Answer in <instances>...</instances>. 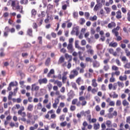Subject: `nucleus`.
<instances>
[{"instance_id":"nucleus-1","label":"nucleus","mask_w":130,"mask_h":130,"mask_svg":"<svg viewBox=\"0 0 130 130\" xmlns=\"http://www.w3.org/2000/svg\"><path fill=\"white\" fill-rule=\"evenodd\" d=\"M18 115H21L22 117L18 118L19 121H23V122H26V112H21L20 113H18Z\"/></svg>"},{"instance_id":"nucleus-2","label":"nucleus","mask_w":130,"mask_h":130,"mask_svg":"<svg viewBox=\"0 0 130 130\" xmlns=\"http://www.w3.org/2000/svg\"><path fill=\"white\" fill-rule=\"evenodd\" d=\"M79 75V72L77 69H74L71 71L70 75L69 76L70 79H74L75 77H77Z\"/></svg>"},{"instance_id":"nucleus-3","label":"nucleus","mask_w":130,"mask_h":130,"mask_svg":"<svg viewBox=\"0 0 130 130\" xmlns=\"http://www.w3.org/2000/svg\"><path fill=\"white\" fill-rule=\"evenodd\" d=\"M87 52L90 53V54L93 55L94 54V50L92 49V46H90L89 44L86 45V46Z\"/></svg>"},{"instance_id":"nucleus-4","label":"nucleus","mask_w":130,"mask_h":130,"mask_svg":"<svg viewBox=\"0 0 130 130\" xmlns=\"http://www.w3.org/2000/svg\"><path fill=\"white\" fill-rule=\"evenodd\" d=\"M40 87L39 86H37L36 84H33L31 85V91H37L40 89Z\"/></svg>"},{"instance_id":"nucleus-5","label":"nucleus","mask_w":130,"mask_h":130,"mask_svg":"<svg viewBox=\"0 0 130 130\" xmlns=\"http://www.w3.org/2000/svg\"><path fill=\"white\" fill-rule=\"evenodd\" d=\"M13 10H18L19 12L21 13V14H24V12H23V7L20 6L19 5L15 6V8Z\"/></svg>"},{"instance_id":"nucleus-6","label":"nucleus","mask_w":130,"mask_h":130,"mask_svg":"<svg viewBox=\"0 0 130 130\" xmlns=\"http://www.w3.org/2000/svg\"><path fill=\"white\" fill-rule=\"evenodd\" d=\"M80 113L81 114H82V115H84V116H88L91 113V111H90V110H88L87 111H82L80 112Z\"/></svg>"},{"instance_id":"nucleus-7","label":"nucleus","mask_w":130,"mask_h":130,"mask_svg":"<svg viewBox=\"0 0 130 130\" xmlns=\"http://www.w3.org/2000/svg\"><path fill=\"white\" fill-rule=\"evenodd\" d=\"M120 27L118 26H117L116 27V28H114L113 30H112V33H113V34H115V36H117V35H118V30H119V28Z\"/></svg>"},{"instance_id":"nucleus-8","label":"nucleus","mask_w":130,"mask_h":130,"mask_svg":"<svg viewBox=\"0 0 130 130\" xmlns=\"http://www.w3.org/2000/svg\"><path fill=\"white\" fill-rule=\"evenodd\" d=\"M67 49L69 50L70 52H73L75 49L73 47V44H68Z\"/></svg>"},{"instance_id":"nucleus-9","label":"nucleus","mask_w":130,"mask_h":130,"mask_svg":"<svg viewBox=\"0 0 130 130\" xmlns=\"http://www.w3.org/2000/svg\"><path fill=\"white\" fill-rule=\"evenodd\" d=\"M96 49L98 50V53H99V51L101 53H102L101 50L103 49V45L102 44H98L96 45Z\"/></svg>"},{"instance_id":"nucleus-10","label":"nucleus","mask_w":130,"mask_h":130,"mask_svg":"<svg viewBox=\"0 0 130 130\" xmlns=\"http://www.w3.org/2000/svg\"><path fill=\"white\" fill-rule=\"evenodd\" d=\"M39 83L41 85V84H46L47 83V79L43 78L39 80Z\"/></svg>"},{"instance_id":"nucleus-11","label":"nucleus","mask_w":130,"mask_h":130,"mask_svg":"<svg viewBox=\"0 0 130 130\" xmlns=\"http://www.w3.org/2000/svg\"><path fill=\"white\" fill-rule=\"evenodd\" d=\"M34 108V106L32 104H29L27 108V110L28 111H32Z\"/></svg>"},{"instance_id":"nucleus-12","label":"nucleus","mask_w":130,"mask_h":130,"mask_svg":"<svg viewBox=\"0 0 130 130\" xmlns=\"http://www.w3.org/2000/svg\"><path fill=\"white\" fill-rule=\"evenodd\" d=\"M91 83V85L92 86V87H94V88H96V87L98 86V83H97V82H96L95 79H92Z\"/></svg>"},{"instance_id":"nucleus-13","label":"nucleus","mask_w":130,"mask_h":130,"mask_svg":"<svg viewBox=\"0 0 130 130\" xmlns=\"http://www.w3.org/2000/svg\"><path fill=\"white\" fill-rule=\"evenodd\" d=\"M68 96L70 99H73V98L75 97V93H74L73 91H70V92L68 93Z\"/></svg>"},{"instance_id":"nucleus-14","label":"nucleus","mask_w":130,"mask_h":130,"mask_svg":"<svg viewBox=\"0 0 130 130\" xmlns=\"http://www.w3.org/2000/svg\"><path fill=\"white\" fill-rule=\"evenodd\" d=\"M116 18L117 19H121V12L120 11V10L118 11L117 12H116Z\"/></svg>"},{"instance_id":"nucleus-15","label":"nucleus","mask_w":130,"mask_h":130,"mask_svg":"<svg viewBox=\"0 0 130 130\" xmlns=\"http://www.w3.org/2000/svg\"><path fill=\"white\" fill-rule=\"evenodd\" d=\"M79 26H76L73 28L72 31L71 32V34H74V33H76V32H79Z\"/></svg>"},{"instance_id":"nucleus-16","label":"nucleus","mask_w":130,"mask_h":130,"mask_svg":"<svg viewBox=\"0 0 130 130\" xmlns=\"http://www.w3.org/2000/svg\"><path fill=\"white\" fill-rule=\"evenodd\" d=\"M54 84H56L59 88H60L61 86H62V83H61V82L59 81L58 80L55 81Z\"/></svg>"},{"instance_id":"nucleus-17","label":"nucleus","mask_w":130,"mask_h":130,"mask_svg":"<svg viewBox=\"0 0 130 130\" xmlns=\"http://www.w3.org/2000/svg\"><path fill=\"white\" fill-rule=\"evenodd\" d=\"M119 79L120 81H126L127 77L125 75H124L123 76H120Z\"/></svg>"},{"instance_id":"nucleus-18","label":"nucleus","mask_w":130,"mask_h":130,"mask_svg":"<svg viewBox=\"0 0 130 130\" xmlns=\"http://www.w3.org/2000/svg\"><path fill=\"white\" fill-rule=\"evenodd\" d=\"M93 128L94 129L97 130L100 128V124L99 123H97L96 124H93Z\"/></svg>"},{"instance_id":"nucleus-19","label":"nucleus","mask_w":130,"mask_h":130,"mask_svg":"<svg viewBox=\"0 0 130 130\" xmlns=\"http://www.w3.org/2000/svg\"><path fill=\"white\" fill-rule=\"evenodd\" d=\"M116 26V24L114 22H111L108 24V28H113Z\"/></svg>"},{"instance_id":"nucleus-20","label":"nucleus","mask_w":130,"mask_h":130,"mask_svg":"<svg viewBox=\"0 0 130 130\" xmlns=\"http://www.w3.org/2000/svg\"><path fill=\"white\" fill-rule=\"evenodd\" d=\"M33 31L32 30L31 28H28L27 31V35H28L29 36H30L31 37H32V33Z\"/></svg>"},{"instance_id":"nucleus-21","label":"nucleus","mask_w":130,"mask_h":130,"mask_svg":"<svg viewBox=\"0 0 130 130\" xmlns=\"http://www.w3.org/2000/svg\"><path fill=\"white\" fill-rule=\"evenodd\" d=\"M93 68H99L100 66V64L99 63V62L97 61H95L93 62Z\"/></svg>"},{"instance_id":"nucleus-22","label":"nucleus","mask_w":130,"mask_h":130,"mask_svg":"<svg viewBox=\"0 0 130 130\" xmlns=\"http://www.w3.org/2000/svg\"><path fill=\"white\" fill-rule=\"evenodd\" d=\"M106 125L108 127H112V122H111L110 120H107L106 121Z\"/></svg>"},{"instance_id":"nucleus-23","label":"nucleus","mask_w":130,"mask_h":130,"mask_svg":"<svg viewBox=\"0 0 130 130\" xmlns=\"http://www.w3.org/2000/svg\"><path fill=\"white\" fill-rule=\"evenodd\" d=\"M35 71V67L34 66H30L28 68V72L29 73H33Z\"/></svg>"},{"instance_id":"nucleus-24","label":"nucleus","mask_w":130,"mask_h":130,"mask_svg":"<svg viewBox=\"0 0 130 130\" xmlns=\"http://www.w3.org/2000/svg\"><path fill=\"white\" fill-rule=\"evenodd\" d=\"M85 22L86 20H85V18H81L79 20V23L80 24V25H84Z\"/></svg>"},{"instance_id":"nucleus-25","label":"nucleus","mask_w":130,"mask_h":130,"mask_svg":"<svg viewBox=\"0 0 130 130\" xmlns=\"http://www.w3.org/2000/svg\"><path fill=\"white\" fill-rule=\"evenodd\" d=\"M118 45L117 43L114 42V43H110L109 44V46H111V47H116Z\"/></svg>"},{"instance_id":"nucleus-26","label":"nucleus","mask_w":130,"mask_h":130,"mask_svg":"<svg viewBox=\"0 0 130 130\" xmlns=\"http://www.w3.org/2000/svg\"><path fill=\"white\" fill-rule=\"evenodd\" d=\"M13 95H14V92L12 91L9 92L8 95V100H12V98H13Z\"/></svg>"},{"instance_id":"nucleus-27","label":"nucleus","mask_w":130,"mask_h":130,"mask_svg":"<svg viewBox=\"0 0 130 130\" xmlns=\"http://www.w3.org/2000/svg\"><path fill=\"white\" fill-rule=\"evenodd\" d=\"M122 104L123 106H128V105H129V103L126 101V100H124L122 101Z\"/></svg>"},{"instance_id":"nucleus-28","label":"nucleus","mask_w":130,"mask_h":130,"mask_svg":"<svg viewBox=\"0 0 130 130\" xmlns=\"http://www.w3.org/2000/svg\"><path fill=\"white\" fill-rule=\"evenodd\" d=\"M102 81H103V76H99L98 77V82L99 83H101V82H102Z\"/></svg>"},{"instance_id":"nucleus-29","label":"nucleus","mask_w":130,"mask_h":130,"mask_svg":"<svg viewBox=\"0 0 130 130\" xmlns=\"http://www.w3.org/2000/svg\"><path fill=\"white\" fill-rule=\"evenodd\" d=\"M118 86L119 87V88H123L124 87V84L122 82H120L119 81L117 82Z\"/></svg>"},{"instance_id":"nucleus-30","label":"nucleus","mask_w":130,"mask_h":130,"mask_svg":"<svg viewBox=\"0 0 130 130\" xmlns=\"http://www.w3.org/2000/svg\"><path fill=\"white\" fill-rule=\"evenodd\" d=\"M73 15L74 19H78V17H79V14L78 13V12H73Z\"/></svg>"},{"instance_id":"nucleus-31","label":"nucleus","mask_w":130,"mask_h":130,"mask_svg":"<svg viewBox=\"0 0 130 130\" xmlns=\"http://www.w3.org/2000/svg\"><path fill=\"white\" fill-rule=\"evenodd\" d=\"M64 61V58L63 56H61L58 60V63H62Z\"/></svg>"},{"instance_id":"nucleus-32","label":"nucleus","mask_w":130,"mask_h":130,"mask_svg":"<svg viewBox=\"0 0 130 130\" xmlns=\"http://www.w3.org/2000/svg\"><path fill=\"white\" fill-rule=\"evenodd\" d=\"M53 74H54V70L51 69L48 74L47 77H50V76H51V75H53Z\"/></svg>"},{"instance_id":"nucleus-33","label":"nucleus","mask_w":130,"mask_h":130,"mask_svg":"<svg viewBox=\"0 0 130 130\" xmlns=\"http://www.w3.org/2000/svg\"><path fill=\"white\" fill-rule=\"evenodd\" d=\"M10 85L11 86V87H14L15 86H17L18 85V82L17 81H15V82H11L10 84Z\"/></svg>"},{"instance_id":"nucleus-34","label":"nucleus","mask_w":130,"mask_h":130,"mask_svg":"<svg viewBox=\"0 0 130 130\" xmlns=\"http://www.w3.org/2000/svg\"><path fill=\"white\" fill-rule=\"evenodd\" d=\"M90 21H96L97 20V16L96 15L93 16V17H90L89 18Z\"/></svg>"},{"instance_id":"nucleus-35","label":"nucleus","mask_w":130,"mask_h":130,"mask_svg":"<svg viewBox=\"0 0 130 130\" xmlns=\"http://www.w3.org/2000/svg\"><path fill=\"white\" fill-rule=\"evenodd\" d=\"M26 116L27 118L30 119L32 118L33 115H32V113L30 112H27L26 113Z\"/></svg>"},{"instance_id":"nucleus-36","label":"nucleus","mask_w":130,"mask_h":130,"mask_svg":"<svg viewBox=\"0 0 130 130\" xmlns=\"http://www.w3.org/2000/svg\"><path fill=\"white\" fill-rule=\"evenodd\" d=\"M98 92V88H93L91 89V93L92 94H96Z\"/></svg>"},{"instance_id":"nucleus-37","label":"nucleus","mask_w":130,"mask_h":130,"mask_svg":"<svg viewBox=\"0 0 130 130\" xmlns=\"http://www.w3.org/2000/svg\"><path fill=\"white\" fill-rule=\"evenodd\" d=\"M80 67H81V69H85L86 68V67H87V64L86 63H84L83 62H81L80 63Z\"/></svg>"},{"instance_id":"nucleus-38","label":"nucleus","mask_w":130,"mask_h":130,"mask_svg":"<svg viewBox=\"0 0 130 130\" xmlns=\"http://www.w3.org/2000/svg\"><path fill=\"white\" fill-rule=\"evenodd\" d=\"M104 9L107 14H109V13H110V11H111V9H110V8H109V7H104Z\"/></svg>"},{"instance_id":"nucleus-39","label":"nucleus","mask_w":130,"mask_h":130,"mask_svg":"<svg viewBox=\"0 0 130 130\" xmlns=\"http://www.w3.org/2000/svg\"><path fill=\"white\" fill-rule=\"evenodd\" d=\"M24 110H25V107H24V106H21L20 107V109L19 110H18L17 113H21V112H23V111H24Z\"/></svg>"},{"instance_id":"nucleus-40","label":"nucleus","mask_w":130,"mask_h":130,"mask_svg":"<svg viewBox=\"0 0 130 130\" xmlns=\"http://www.w3.org/2000/svg\"><path fill=\"white\" fill-rule=\"evenodd\" d=\"M79 40H75V48H77L80 46V45H79Z\"/></svg>"},{"instance_id":"nucleus-41","label":"nucleus","mask_w":130,"mask_h":130,"mask_svg":"<svg viewBox=\"0 0 130 130\" xmlns=\"http://www.w3.org/2000/svg\"><path fill=\"white\" fill-rule=\"evenodd\" d=\"M20 4H21V5H27V4H28V0H21Z\"/></svg>"},{"instance_id":"nucleus-42","label":"nucleus","mask_w":130,"mask_h":130,"mask_svg":"<svg viewBox=\"0 0 130 130\" xmlns=\"http://www.w3.org/2000/svg\"><path fill=\"white\" fill-rule=\"evenodd\" d=\"M57 114H60V112H61V109L60 107H58L56 111Z\"/></svg>"},{"instance_id":"nucleus-43","label":"nucleus","mask_w":130,"mask_h":130,"mask_svg":"<svg viewBox=\"0 0 130 130\" xmlns=\"http://www.w3.org/2000/svg\"><path fill=\"white\" fill-rule=\"evenodd\" d=\"M64 117H66V116L63 114L60 116L59 119L60 121H63V120H64Z\"/></svg>"},{"instance_id":"nucleus-44","label":"nucleus","mask_w":130,"mask_h":130,"mask_svg":"<svg viewBox=\"0 0 130 130\" xmlns=\"http://www.w3.org/2000/svg\"><path fill=\"white\" fill-rule=\"evenodd\" d=\"M47 87L48 88L49 91H51V89H52V87H53L52 84H51V83H49L47 85Z\"/></svg>"},{"instance_id":"nucleus-45","label":"nucleus","mask_w":130,"mask_h":130,"mask_svg":"<svg viewBox=\"0 0 130 130\" xmlns=\"http://www.w3.org/2000/svg\"><path fill=\"white\" fill-rule=\"evenodd\" d=\"M4 49H1V52L0 53V56H1V57H2L3 56H5V55H6V54H5V53H4L3 51H4Z\"/></svg>"},{"instance_id":"nucleus-46","label":"nucleus","mask_w":130,"mask_h":130,"mask_svg":"<svg viewBox=\"0 0 130 130\" xmlns=\"http://www.w3.org/2000/svg\"><path fill=\"white\" fill-rule=\"evenodd\" d=\"M49 20H52V18H51V17L48 16L47 18L45 20V22L46 23H48L49 22Z\"/></svg>"},{"instance_id":"nucleus-47","label":"nucleus","mask_w":130,"mask_h":130,"mask_svg":"<svg viewBox=\"0 0 130 130\" xmlns=\"http://www.w3.org/2000/svg\"><path fill=\"white\" fill-rule=\"evenodd\" d=\"M77 102H78V99H74V100H72V103L73 105H75L77 104Z\"/></svg>"},{"instance_id":"nucleus-48","label":"nucleus","mask_w":130,"mask_h":130,"mask_svg":"<svg viewBox=\"0 0 130 130\" xmlns=\"http://www.w3.org/2000/svg\"><path fill=\"white\" fill-rule=\"evenodd\" d=\"M72 88H73L74 90H78L77 84L75 83H72Z\"/></svg>"},{"instance_id":"nucleus-49","label":"nucleus","mask_w":130,"mask_h":130,"mask_svg":"<svg viewBox=\"0 0 130 130\" xmlns=\"http://www.w3.org/2000/svg\"><path fill=\"white\" fill-rule=\"evenodd\" d=\"M104 71H105V72H107V71H108V70H109V66L106 65V66H104Z\"/></svg>"},{"instance_id":"nucleus-50","label":"nucleus","mask_w":130,"mask_h":130,"mask_svg":"<svg viewBox=\"0 0 130 130\" xmlns=\"http://www.w3.org/2000/svg\"><path fill=\"white\" fill-rule=\"evenodd\" d=\"M81 45H82V46H84L86 45V44H87V42H86V40H82L81 42Z\"/></svg>"},{"instance_id":"nucleus-51","label":"nucleus","mask_w":130,"mask_h":130,"mask_svg":"<svg viewBox=\"0 0 130 130\" xmlns=\"http://www.w3.org/2000/svg\"><path fill=\"white\" fill-rule=\"evenodd\" d=\"M11 6L13 9H15V8H16V3H15V1H11Z\"/></svg>"},{"instance_id":"nucleus-52","label":"nucleus","mask_w":130,"mask_h":130,"mask_svg":"<svg viewBox=\"0 0 130 130\" xmlns=\"http://www.w3.org/2000/svg\"><path fill=\"white\" fill-rule=\"evenodd\" d=\"M40 95L41 96H42V95H44V91H45L44 89L41 88L40 89Z\"/></svg>"},{"instance_id":"nucleus-53","label":"nucleus","mask_w":130,"mask_h":130,"mask_svg":"<svg viewBox=\"0 0 130 130\" xmlns=\"http://www.w3.org/2000/svg\"><path fill=\"white\" fill-rule=\"evenodd\" d=\"M44 57H45V56H44L43 53L40 54L38 56V58H41V59H43Z\"/></svg>"},{"instance_id":"nucleus-54","label":"nucleus","mask_w":130,"mask_h":130,"mask_svg":"<svg viewBox=\"0 0 130 130\" xmlns=\"http://www.w3.org/2000/svg\"><path fill=\"white\" fill-rule=\"evenodd\" d=\"M116 106H120L121 105V101L117 100L116 103Z\"/></svg>"},{"instance_id":"nucleus-55","label":"nucleus","mask_w":130,"mask_h":130,"mask_svg":"<svg viewBox=\"0 0 130 130\" xmlns=\"http://www.w3.org/2000/svg\"><path fill=\"white\" fill-rule=\"evenodd\" d=\"M89 36H90V32L87 31L86 32L85 34H84V37L85 38H88V37H89Z\"/></svg>"},{"instance_id":"nucleus-56","label":"nucleus","mask_w":130,"mask_h":130,"mask_svg":"<svg viewBox=\"0 0 130 130\" xmlns=\"http://www.w3.org/2000/svg\"><path fill=\"white\" fill-rule=\"evenodd\" d=\"M67 121H64V122H61L60 124V125L62 127H64V126H66V125H67Z\"/></svg>"},{"instance_id":"nucleus-57","label":"nucleus","mask_w":130,"mask_h":130,"mask_svg":"<svg viewBox=\"0 0 130 130\" xmlns=\"http://www.w3.org/2000/svg\"><path fill=\"white\" fill-rule=\"evenodd\" d=\"M112 69L113 70V71H118V67L115 66H113L112 67Z\"/></svg>"},{"instance_id":"nucleus-58","label":"nucleus","mask_w":130,"mask_h":130,"mask_svg":"<svg viewBox=\"0 0 130 130\" xmlns=\"http://www.w3.org/2000/svg\"><path fill=\"white\" fill-rule=\"evenodd\" d=\"M70 110L71 111H75V110H76V106H71V107H70Z\"/></svg>"},{"instance_id":"nucleus-59","label":"nucleus","mask_w":130,"mask_h":130,"mask_svg":"<svg viewBox=\"0 0 130 130\" xmlns=\"http://www.w3.org/2000/svg\"><path fill=\"white\" fill-rule=\"evenodd\" d=\"M85 17L86 18V19H89V17H90V13H89V12H85Z\"/></svg>"},{"instance_id":"nucleus-60","label":"nucleus","mask_w":130,"mask_h":130,"mask_svg":"<svg viewBox=\"0 0 130 130\" xmlns=\"http://www.w3.org/2000/svg\"><path fill=\"white\" fill-rule=\"evenodd\" d=\"M37 14V12L35 10L33 9L31 11V15H32V17H33V16H35V15H36Z\"/></svg>"},{"instance_id":"nucleus-61","label":"nucleus","mask_w":130,"mask_h":130,"mask_svg":"<svg viewBox=\"0 0 130 130\" xmlns=\"http://www.w3.org/2000/svg\"><path fill=\"white\" fill-rule=\"evenodd\" d=\"M41 108H42V104H41V103H39L38 104V109H39L40 110Z\"/></svg>"},{"instance_id":"nucleus-62","label":"nucleus","mask_w":130,"mask_h":130,"mask_svg":"<svg viewBox=\"0 0 130 130\" xmlns=\"http://www.w3.org/2000/svg\"><path fill=\"white\" fill-rule=\"evenodd\" d=\"M125 53L126 54V55L127 56H130V51H128V50L127 49H126L125 50Z\"/></svg>"},{"instance_id":"nucleus-63","label":"nucleus","mask_w":130,"mask_h":130,"mask_svg":"<svg viewBox=\"0 0 130 130\" xmlns=\"http://www.w3.org/2000/svg\"><path fill=\"white\" fill-rule=\"evenodd\" d=\"M126 122L127 123H129V124H130V116L126 117Z\"/></svg>"},{"instance_id":"nucleus-64","label":"nucleus","mask_w":130,"mask_h":130,"mask_svg":"<svg viewBox=\"0 0 130 130\" xmlns=\"http://www.w3.org/2000/svg\"><path fill=\"white\" fill-rule=\"evenodd\" d=\"M124 68H126V69H130V63H127L125 64Z\"/></svg>"}]
</instances>
